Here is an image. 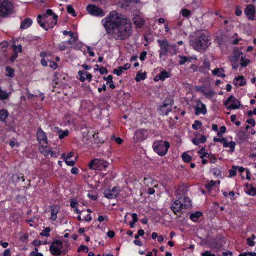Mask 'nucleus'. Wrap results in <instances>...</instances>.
Returning <instances> with one entry per match:
<instances>
[{
	"mask_svg": "<svg viewBox=\"0 0 256 256\" xmlns=\"http://www.w3.org/2000/svg\"><path fill=\"white\" fill-rule=\"evenodd\" d=\"M61 132H62V134H60V135H59V138L60 139L62 140L68 135V132L66 131V132H62V131Z\"/></svg>",
	"mask_w": 256,
	"mask_h": 256,
	"instance_id": "50",
	"label": "nucleus"
},
{
	"mask_svg": "<svg viewBox=\"0 0 256 256\" xmlns=\"http://www.w3.org/2000/svg\"><path fill=\"white\" fill-rule=\"evenodd\" d=\"M73 38V40H69L65 42L66 43L67 46L68 45H72L75 43V42L76 40V39L74 38Z\"/></svg>",
	"mask_w": 256,
	"mask_h": 256,
	"instance_id": "53",
	"label": "nucleus"
},
{
	"mask_svg": "<svg viewBox=\"0 0 256 256\" xmlns=\"http://www.w3.org/2000/svg\"><path fill=\"white\" fill-rule=\"evenodd\" d=\"M216 184V182L214 180H210L208 182V184L206 185V188L208 190H211L214 186Z\"/></svg>",
	"mask_w": 256,
	"mask_h": 256,
	"instance_id": "30",
	"label": "nucleus"
},
{
	"mask_svg": "<svg viewBox=\"0 0 256 256\" xmlns=\"http://www.w3.org/2000/svg\"><path fill=\"white\" fill-rule=\"evenodd\" d=\"M107 236L112 238L114 237L115 233L114 231H110L107 233Z\"/></svg>",
	"mask_w": 256,
	"mask_h": 256,
	"instance_id": "64",
	"label": "nucleus"
},
{
	"mask_svg": "<svg viewBox=\"0 0 256 256\" xmlns=\"http://www.w3.org/2000/svg\"><path fill=\"white\" fill-rule=\"evenodd\" d=\"M13 47H14V54L12 56L11 58H10V61L12 62H14L16 60V58H18V52H22V46H16V45H14L13 46Z\"/></svg>",
	"mask_w": 256,
	"mask_h": 256,
	"instance_id": "16",
	"label": "nucleus"
},
{
	"mask_svg": "<svg viewBox=\"0 0 256 256\" xmlns=\"http://www.w3.org/2000/svg\"><path fill=\"white\" fill-rule=\"evenodd\" d=\"M51 217L50 218L52 220H56L57 218V214L58 211V208L57 206H53L51 207Z\"/></svg>",
	"mask_w": 256,
	"mask_h": 256,
	"instance_id": "21",
	"label": "nucleus"
},
{
	"mask_svg": "<svg viewBox=\"0 0 256 256\" xmlns=\"http://www.w3.org/2000/svg\"><path fill=\"white\" fill-rule=\"evenodd\" d=\"M50 228H46L40 234V236L48 237V236H50V234L49 233H50Z\"/></svg>",
	"mask_w": 256,
	"mask_h": 256,
	"instance_id": "38",
	"label": "nucleus"
},
{
	"mask_svg": "<svg viewBox=\"0 0 256 256\" xmlns=\"http://www.w3.org/2000/svg\"><path fill=\"white\" fill-rule=\"evenodd\" d=\"M247 188L246 190V192L252 196H254L256 194V188L254 187L248 186V184L246 185Z\"/></svg>",
	"mask_w": 256,
	"mask_h": 256,
	"instance_id": "22",
	"label": "nucleus"
},
{
	"mask_svg": "<svg viewBox=\"0 0 256 256\" xmlns=\"http://www.w3.org/2000/svg\"><path fill=\"white\" fill-rule=\"evenodd\" d=\"M225 140H226V138H214V142H220L222 144H223V142H225Z\"/></svg>",
	"mask_w": 256,
	"mask_h": 256,
	"instance_id": "61",
	"label": "nucleus"
},
{
	"mask_svg": "<svg viewBox=\"0 0 256 256\" xmlns=\"http://www.w3.org/2000/svg\"><path fill=\"white\" fill-rule=\"evenodd\" d=\"M50 67L54 70H56L58 68V64L54 62H51L50 64Z\"/></svg>",
	"mask_w": 256,
	"mask_h": 256,
	"instance_id": "52",
	"label": "nucleus"
},
{
	"mask_svg": "<svg viewBox=\"0 0 256 256\" xmlns=\"http://www.w3.org/2000/svg\"><path fill=\"white\" fill-rule=\"evenodd\" d=\"M236 169H234L232 168V170H230V177L234 176H236Z\"/></svg>",
	"mask_w": 256,
	"mask_h": 256,
	"instance_id": "62",
	"label": "nucleus"
},
{
	"mask_svg": "<svg viewBox=\"0 0 256 256\" xmlns=\"http://www.w3.org/2000/svg\"><path fill=\"white\" fill-rule=\"evenodd\" d=\"M168 106V104H164L162 106H161L160 110L162 112V114L167 115L169 112L170 110L168 109H167L166 110H164V108H166Z\"/></svg>",
	"mask_w": 256,
	"mask_h": 256,
	"instance_id": "37",
	"label": "nucleus"
},
{
	"mask_svg": "<svg viewBox=\"0 0 256 256\" xmlns=\"http://www.w3.org/2000/svg\"><path fill=\"white\" fill-rule=\"evenodd\" d=\"M37 139L39 142L44 146H46L48 144V139L46 133L41 128H39L37 132Z\"/></svg>",
	"mask_w": 256,
	"mask_h": 256,
	"instance_id": "10",
	"label": "nucleus"
},
{
	"mask_svg": "<svg viewBox=\"0 0 256 256\" xmlns=\"http://www.w3.org/2000/svg\"><path fill=\"white\" fill-rule=\"evenodd\" d=\"M254 242L251 240V238H248L247 239V244L250 246H254Z\"/></svg>",
	"mask_w": 256,
	"mask_h": 256,
	"instance_id": "60",
	"label": "nucleus"
},
{
	"mask_svg": "<svg viewBox=\"0 0 256 256\" xmlns=\"http://www.w3.org/2000/svg\"><path fill=\"white\" fill-rule=\"evenodd\" d=\"M84 74H85V73L83 72L82 71L78 72V75L80 76V80L82 82H84L86 80V78L83 76Z\"/></svg>",
	"mask_w": 256,
	"mask_h": 256,
	"instance_id": "48",
	"label": "nucleus"
},
{
	"mask_svg": "<svg viewBox=\"0 0 256 256\" xmlns=\"http://www.w3.org/2000/svg\"><path fill=\"white\" fill-rule=\"evenodd\" d=\"M112 76L111 75L108 76L107 78L104 77V79L108 81V83H112Z\"/></svg>",
	"mask_w": 256,
	"mask_h": 256,
	"instance_id": "56",
	"label": "nucleus"
},
{
	"mask_svg": "<svg viewBox=\"0 0 256 256\" xmlns=\"http://www.w3.org/2000/svg\"><path fill=\"white\" fill-rule=\"evenodd\" d=\"M120 190L114 187L112 190H106L104 192V196L106 198L109 199L116 198L119 194Z\"/></svg>",
	"mask_w": 256,
	"mask_h": 256,
	"instance_id": "13",
	"label": "nucleus"
},
{
	"mask_svg": "<svg viewBox=\"0 0 256 256\" xmlns=\"http://www.w3.org/2000/svg\"><path fill=\"white\" fill-rule=\"evenodd\" d=\"M6 70L7 72V76L12 78L14 76V70L13 68H12L8 66L6 68Z\"/></svg>",
	"mask_w": 256,
	"mask_h": 256,
	"instance_id": "29",
	"label": "nucleus"
},
{
	"mask_svg": "<svg viewBox=\"0 0 256 256\" xmlns=\"http://www.w3.org/2000/svg\"><path fill=\"white\" fill-rule=\"evenodd\" d=\"M204 148H202L198 151V153L202 155L200 156L201 158H203L204 157L207 158V157H208V156H209L208 154V153L204 152Z\"/></svg>",
	"mask_w": 256,
	"mask_h": 256,
	"instance_id": "47",
	"label": "nucleus"
},
{
	"mask_svg": "<svg viewBox=\"0 0 256 256\" xmlns=\"http://www.w3.org/2000/svg\"><path fill=\"white\" fill-rule=\"evenodd\" d=\"M148 138L147 131L139 130L135 134L134 138L136 142H142Z\"/></svg>",
	"mask_w": 256,
	"mask_h": 256,
	"instance_id": "11",
	"label": "nucleus"
},
{
	"mask_svg": "<svg viewBox=\"0 0 256 256\" xmlns=\"http://www.w3.org/2000/svg\"><path fill=\"white\" fill-rule=\"evenodd\" d=\"M100 72L102 74H107L108 71L106 68H104V67H102L100 69Z\"/></svg>",
	"mask_w": 256,
	"mask_h": 256,
	"instance_id": "59",
	"label": "nucleus"
},
{
	"mask_svg": "<svg viewBox=\"0 0 256 256\" xmlns=\"http://www.w3.org/2000/svg\"><path fill=\"white\" fill-rule=\"evenodd\" d=\"M180 60L179 62V64L180 65H183L186 64V62H190V60H188V58L186 56H179Z\"/></svg>",
	"mask_w": 256,
	"mask_h": 256,
	"instance_id": "33",
	"label": "nucleus"
},
{
	"mask_svg": "<svg viewBox=\"0 0 256 256\" xmlns=\"http://www.w3.org/2000/svg\"><path fill=\"white\" fill-rule=\"evenodd\" d=\"M204 68H207V69L209 70L210 68V62L207 60H205L204 62Z\"/></svg>",
	"mask_w": 256,
	"mask_h": 256,
	"instance_id": "55",
	"label": "nucleus"
},
{
	"mask_svg": "<svg viewBox=\"0 0 256 256\" xmlns=\"http://www.w3.org/2000/svg\"><path fill=\"white\" fill-rule=\"evenodd\" d=\"M202 123L200 121L196 120L194 122V124L192 126V128L195 130H197L199 128H200V127L202 126Z\"/></svg>",
	"mask_w": 256,
	"mask_h": 256,
	"instance_id": "41",
	"label": "nucleus"
},
{
	"mask_svg": "<svg viewBox=\"0 0 256 256\" xmlns=\"http://www.w3.org/2000/svg\"><path fill=\"white\" fill-rule=\"evenodd\" d=\"M170 76V75L168 72L166 71H162L161 72L160 74V76H159V79H160L161 80H164L166 78H168Z\"/></svg>",
	"mask_w": 256,
	"mask_h": 256,
	"instance_id": "28",
	"label": "nucleus"
},
{
	"mask_svg": "<svg viewBox=\"0 0 256 256\" xmlns=\"http://www.w3.org/2000/svg\"><path fill=\"white\" fill-rule=\"evenodd\" d=\"M146 78V74L145 73H138L135 78L136 80L140 82L142 80H144Z\"/></svg>",
	"mask_w": 256,
	"mask_h": 256,
	"instance_id": "27",
	"label": "nucleus"
},
{
	"mask_svg": "<svg viewBox=\"0 0 256 256\" xmlns=\"http://www.w3.org/2000/svg\"><path fill=\"white\" fill-rule=\"evenodd\" d=\"M223 146L224 148L230 147V152H233L235 150V146H236V142L232 141L230 142H228L226 139V138L225 142H223Z\"/></svg>",
	"mask_w": 256,
	"mask_h": 256,
	"instance_id": "19",
	"label": "nucleus"
},
{
	"mask_svg": "<svg viewBox=\"0 0 256 256\" xmlns=\"http://www.w3.org/2000/svg\"><path fill=\"white\" fill-rule=\"evenodd\" d=\"M123 70L122 68V66H120L118 68L115 69L114 70V74H116L118 76H120L122 74Z\"/></svg>",
	"mask_w": 256,
	"mask_h": 256,
	"instance_id": "40",
	"label": "nucleus"
},
{
	"mask_svg": "<svg viewBox=\"0 0 256 256\" xmlns=\"http://www.w3.org/2000/svg\"><path fill=\"white\" fill-rule=\"evenodd\" d=\"M63 34L64 36L70 35L72 38H74V33L72 32H68L66 30H64L63 32Z\"/></svg>",
	"mask_w": 256,
	"mask_h": 256,
	"instance_id": "63",
	"label": "nucleus"
},
{
	"mask_svg": "<svg viewBox=\"0 0 256 256\" xmlns=\"http://www.w3.org/2000/svg\"><path fill=\"white\" fill-rule=\"evenodd\" d=\"M102 22L107 34H112L116 40H126L132 34V23L121 14L112 12Z\"/></svg>",
	"mask_w": 256,
	"mask_h": 256,
	"instance_id": "1",
	"label": "nucleus"
},
{
	"mask_svg": "<svg viewBox=\"0 0 256 256\" xmlns=\"http://www.w3.org/2000/svg\"><path fill=\"white\" fill-rule=\"evenodd\" d=\"M10 93L4 91L0 88V100H4L9 98Z\"/></svg>",
	"mask_w": 256,
	"mask_h": 256,
	"instance_id": "25",
	"label": "nucleus"
},
{
	"mask_svg": "<svg viewBox=\"0 0 256 256\" xmlns=\"http://www.w3.org/2000/svg\"><path fill=\"white\" fill-rule=\"evenodd\" d=\"M225 106L228 110H236L240 108V104L234 96H230L225 102Z\"/></svg>",
	"mask_w": 256,
	"mask_h": 256,
	"instance_id": "8",
	"label": "nucleus"
},
{
	"mask_svg": "<svg viewBox=\"0 0 256 256\" xmlns=\"http://www.w3.org/2000/svg\"><path fill=\"white\" fill-rule=\"evenodd\" d=\"M146 55H147V52H143L141 54H140V60H144L145 59H146Z\"/></svg>",
	"mask_w": 256,
	"mask_h": 256,
	"instance_id": "58",
	"label": "nucleus"
},
{
	"mask_svg": "<svg viewBox=\"0 0 256 256\" xmlns=\"http://www.w3.org/2000/svg\"><path fill=\"white\" fill-rule=\"evenodd\" d=\"M202 212H198L191 214L190 218L193 222H197L198 218L202 216Z\"/></svg>",
	"mask_w": 256,
	"mask_h": 256,
	"instance_id": "26",
	"label": "nucleus"
},
{
	"mask_svg": "<svg viewBox=\"0 0 256 256\" xmlns=\"http://www.w3.org/2000/svg\"><path fill=\"white\" fill-rule=\"evenodd\" d=\"M12 6L8 0H4L2 2L0 0V16H6L11 13Z\"/></svg>",
	"mask_w": 256,
	"mask_h": 256,
	"instance_id": "6",
	"label": "nucleus"
},
{
	"mask_svg": "<svg viewBox=\"0 0 256 256\" xmlns=\"http://www.w3.org/2000/svg\"><path fill=\"white\" fill-rule=\"evenodd\" d=\"M179 198H180V201L182 204V205L186 204V205L188 203L189 204V205L188 206H187L186 207L182 206L184 209H188L192 206V202L188 198L182 196V197H180Z\"/></svg>",
	"mask_w": 256,
	"mask_h": 256,
	"instance_id": "18",
	"label": "nucleus"
},
{
	"mask_svg": "<svg viewBox=\"0 0 256 256\" xmlns=\"http://www.w3.org/2000/svg\"><path fill=\"white\" fill-rule=\"evenodd\" d=\"M63 248L62 242L56 240L53 242L50 247V251L52 255L59 256L62 254V249Z\"/></svg>",
	"mask_w": 256,
	"mask_h": 256,
	"instance_id": "7",
	"label": "nucleus"
},
{
	"mask_svg": "<svg viewBox=\"0 0 256 256\" xmlns=\"http://www.w3.org/2000/svg\"><path fill=\"white\" fill-rule=\"evenodd\" d=\"M221 71L224 72L223 68H216L214 70L212 71V74L214 76H218V77L220 76Z\"/></svg>",
	"mask_w": 256,
	"mask_h": 256,
	"instance_id": "36",
	"label": "nucleus"
},
{
	"mask_svg": "<svg viewBox=\"0 0 256 256\" xmlns=\"http://www.w3.org/2000/svg\"><path fill=\"white\" fill-rule=\"evenodd\" d=\"M236 82H235L236 86H242L246 84V82L244 80V78L242 76H238L235 79Z\"/></svg>",
	"mask_w": 256,
	"mask_h": 256,
	"instance_id": "24",
	"label": "nucleus"
},
{
	"mask_svg": "<svg viewBox=\"0 0 256 256\" xmlns=\"http://www.w3.org/2000/svg\"><path fill=\"white\" fill-rule=\"evenodd\" d=\"M182 158L183 160L186 162H190L192 160L191 156L186 153H184L182 154Z\"/></svg>",
	"mask_w": 256,
	"mask_h": 256,
	"instance_id": "35",
	"label": "nucleus"
},
{
	"mask_svg": "<svg viewBox=\"0 0 256 256\" xmlns=\"http://www.w3.org/2000/svg\"><path fill=\"white\" fill-rule=\"evenodd\" d=\"M46 14H47V15H48V16H54L53 18L56 21V22L54 23V25H56L57 24L56 22L58 21V16L54 14L52 10H47Z\"/></svg>",
	"mask_w": 256,
	"mask_h": 256,
	"instance_id": "31",
	"label": "nucleus"
},
{
	"mask_svg": "<svg viewBox=\"0 0 256 256\" xmlns=\"http://www.w3.org/2000/svg\"><path fill=\"white\" fill-rule=\"evenodd\" d=\"M181 14L184 17L188 18L190 15L191 12L190 10L184 8L181 10Z\"/></svg>",
	"mask_w": 256,
	"mask_h": 256,
	"instance_id": "34",
	"label": "nucleus"
},
{
	"mask_svg": "<svg viewBox=\"0 0 256 256\" xmlns=\"http://www.w3.org/2000/svg\"><path fill=\"white\" fill-rule=\"evenodd\" d=\"M158 42L160 46V57L162 58L164 56H166L169 52L172 55L177 53L176 45L170 44L166 40H158Z\"/></svg>",
	"mask_w": 256,
	"mask_h": 256,
	"instance_id": "3",
	"label": "nucleus"
},
{
	"mask_svg": "<svg viewBox=\"0 0 256 256\" xmlns=\"http://www.w3.org/2000/svg\"><path fill=\"white\" fill-rule=\"evenodd\" d=\"M189 204L188 203L187 204H182L180 198L178 200H176L174 203L172 205L171 208L172 210L174 212L175 214H176L178 212H182L184 209L182 206H188Z\"/></svg>",
	"mask_w": 256,
	"mask_h": 256,
	"instance_id": "12",
	"label": "nucleus"
},
{
	"mask_svg": "<svg viewBox=\"0 0 256 256\" xmlns=\"http://www.w3.org/2000/svg\"><path fill=\"white\" fill-rule=\"evenodd\" d=\"M126 3L127 4L126 6H128L130 3H135L138 4L140 2L139 0H124Z\"/></svg>",
	"mask_w": 256,
	"mask_h": 256,
	"instance_id": "51",
	"label": "nucleus"
},
{
	"mask_svg": "<svg viewBox=\"0 0 256 256\" xmlns=\"http://www.w3.org/2000/svg\"><path fill=\"white\" fill-rule=\"evenodd\" d=\"M67 10H68V13H69L70 14H72L73 16H76V15L75 14V11L73 8V7L72 6H68Z\"/></svg>",
	"mask_w": 256,
	"mask_h": 256,
	"instance_id": "44",
	"label": "nucleus"
},
{
	"mask_svg": "<svg viewBox=\"0 0 256 256\" xmlns=\"http://www.w3.org/2000/svg\"><path fill=\"white\" fill-rule=\"evenodd\" d=\"M78 251V252H84L86 253H87L88 252V248L87 246H84V245H82L79 247Z\"/></svg>",
	"mask_w": 256,
	"mask_h": 256,
	"instance_id": "43",
	"label": "nucleus"
},
{
	"mask_svg": "<svg viewBox=\"0 0 256 256\" xmlns=\"http://www.w3.org/2000/svg\"><path fill=\"white\" fill-rule=\"evenodd\" d=\"M170 147L169 142L166 141L156 142L153 144L154 150L160 156L166 155Z\"/></svg>",
	"mask_w": 256,
	"mask_h": 256,
	"instance_id": "4",
	"label": "nucleus"
},
{
	"mask_svg": "<svg viewBox=\"0 0 256 256\" xmlns=\"http://www.w3.org/2000/svg\"><path fill=\"white\" fill-rule=\"evenodd\" d=\"M210 44L208 38L204 33H200L192 42L193 48L200 52L205 51Z\"/></svg>",
	"mask_w": 256,
	"mask_h": 256,
	"instance_id": "2",
	"label": "nucleus"
},
{
	"mask_svg": "<svg viewBox=\"0 0 256 256\" xmlns=\"http://www.w3.org/2000/svg\"><path fill=\"white\" fill-rule=\"evenodd\" d=\"M58 46V49L62 51L64 50L67 48V45L65 42L59 44Z\"/></svg>",
	"mask_w": 256,
	"mask_h": 256,
	"instance_id": "45",
	"label": "nucleus"
},
{
	"mask_svg": "<svg viewBox=\"0 0 256 256\" xmlns=\"http://www.w3.org/2000/svg\"><path fill=\"white\" fill-rule=\"evenodd\" d=\"M188 191V188L185 186H182L176 192V195L177 196L182 197L186 195Z\"/></svg>",
	"mask_w": 256,
	"mask_h": 256,
	"instance_id": "17",
	"label": "nucleus"
},
{
	"mask_svg": "<svg viewBox=\"0 0 256 256\" xmlns=\"http://www.w3.org/2000/svg\"><path fill=\"white\" fill-rule=\"evenodd\" d=\"M202 256H216L214 254H212L210 251H206L202 253Z\"/></svg>",
	"mask_w": 256,
	"mask_h": 256,
	"instance_id": "54",
	"label": "nucleus"
},
{
	"mask_svg": "<svg viewBox=\"0 0 256 256\" xmlns=\"http://www.w3.org/2000/svg\"><path fill=\"white\" fill-rule=\"evenodd\" d=\"M8 112L6 110H0V120L2 122L5 121L8 116Z\"/></svg>",
	"mask_w": 256,
	"mask_h": 256,
	"instance_id": "23",
	"label": "nucleus"
},
{
	"mask_svg": "<svg viewBox=\"0 0 256 256\" xmlns=\"http://www.w3.org/2000/svg\"><path fill=\"white\" fill-rule=\"evenodd\" d=\"M240 60L242 61L240 63L242 67H246L250 62V60H244L242 56L240 58Z\"/></svg>",
	"mask_w": 256,
	"mask_h": 256,
	"instance_id": "32",
	"label": "nucleus"
},
{
	"mask_svg": "<svg viewBox=\"0 0 256 256\" xmlns=\"http://www.w3.org/2000/svg\"><path fill=\"white\" fill-rule=\"evenodd\" d=\"M46 19L47 18L46 14L44 16L39 15L38 17V22L40 25L42 22V18Z\"/></svg>",
	"mask_w": 256,
	"mask_h": 256,
	"instance_id": "49",
	"label": "nucleus"
},
{
	"mask_svg": "<svg viewBox=\"0 0 256 256\" xmlns=\"http://www.w3.org/2000/svg\"><path fill=\"white\" fill-rule=\"evenodd\" d=\"M86 10L91 15L96 16H104L103 10L94 5H90L88 6Z\"/></svg>",
	"mask_w": 256,
	"mask_h": 256,
	"instance_id": "9",
	"label": "nucleus"
},
{
	"mask_svg": "<svg viewBox=\"0 0 256 256\" xmlns=\"http://www.w3.org/2000/svg\"><path fill=\"white\" fill-rule=\"evenodd\" d=\"M244 12L250 20H254L256 9L254 6L252 4L248 6L246 8Z\"/></svg>",
	"mask_w": 256,
	"mask_h": 256,
	"instance_id": "14",
	"label": "nucleus"
},
{
	"mask_svg": "<svg viewBox=\"0 0 256 256\" xmlns=\"http://www.w3.org/2000/svg\"><path fill=\"white\" fill-rule=\"evenodd\" d=\"M32 21L31 19L29 18H26L22 22L20 28L22 29H26L32 25Z\"/></svg>",
	"mask_w": 256,
	"mask_h": 256,
	"instance_id": "20",
	"label": "nucleus"
},
{
	"mask_svg": "<svg viewBox=\"0 0 256 256\" xmlns=\"http://www.w3.org/2000/svg\"><path fill=\"white\" fill-rule=\"evenodd\" d=\"M108 218L107 216L104 217L103 216H100L98 218V220L100 222H102L106 220V222H108Z\"/></svg>",
	"mask_w": 256,
	"mask_h": 256,
	"instance_id": "57",
	"label": "nucleus"
},
{
	"mask_svg": "<svg viewBox=\"0 0 256 256\" xmlns=\"http://www.w3.org/2000/svg\"><path fill=\"white\" fill-rule=\"evenodd\" d=\"M76 159L75 160H70V159H65V162L68 166H74L75 164Z\"/></svg>",
	"mask_w": 256,
	"mask_h": 256,
	"instance_id": "46",
	"label": "nucleus"
},
{
	"mask_svg": "<svg viewBox=\"0 0 256 256\" xmlns=\"http://www.w3.org/2000/svg\"><path fill=\"white\" fill-rule=\"evenodd\" d=\"M46 148H44L42 151L41 153L43 154L45 156H48L50 154V152H52V150L49 148H47L46 146H45Z\"/></svg>",
	"mask_w": 256,
	"mask_h": 256,
	"instance_id": "39",
	"label": "nucleus"
},
{
	"mask_svg": "<svg viewBox=\"0 0 256 256\" xmlns=\"http://www.w3.org/2000/svg\"><path fill=\"white\" fill-rule=\"evenodd\" d=\"M108 164V162L104 160L95 159L90 162L88 166L90 170H102L103 168H106Z\"/></svg>",
	"mask_w": 256,
	"mask_h": 256,
	"instance_id": "5",
	"label": "nucleus"
},
{
	"mask_svg": "<svg viewBox=\"0 0 256 256\" xmlns=\"http://www.w3.org/2000/svg\"><path fill=\"white\" fill-rule=\"evenodd\" d=\"M226 132V128L224 126L220 127V131L218 132V136L219 138L222 137V134H224Z\"/></svg>",
	"mask_w": 256,
	"mask_h": 256,
	"instance_id": "42",
	"label": "nucleus"
},
{
	"mask_svg": "<svg viewBox=\"0 0 256 256\" xmlns=\"http://www.w3.org/2000/svg\"><path fill=\"white\" fill-rule=\"evenodd\" d=\"M198 106L196 108V116L199 115L200 114H202L204 115L206 114L207 112L206 106L200 102L198 103Z\"/></svg>",
	"mask_w": 256,
	"mask_h": 256,
	"instance_id": "15",
	"label": "nucleus"
}]
</instances>
